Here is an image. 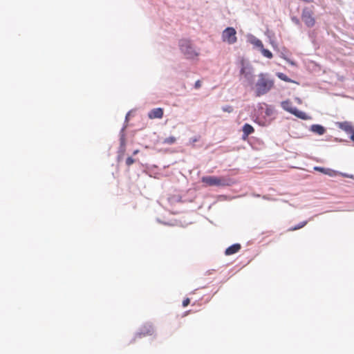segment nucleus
Listing matches in <instances>:
<instances>
[{
	"label": "nucleus",
	"instance_id": "1",
	"mask_svg": "<svg viewBox=\"0 0 354 354\" xmlns=\"http://www.w3.org/2000/svg\"><path fill=\"white\" fill-rule=\"evenodd\" d=\"M274 85V81L268 74L261 73L258 75V80L255 83V95L260 97L268 93Z\"/></svg>",
	"mask_w": 354,
	"mask_h": 354
},
{
	"label": "nucleus",
	"instance_id": "2",
	"mask_svg": "<svg viewBox=\"0 0 354 354\" xmlns=\"http://www.w3.org/2000/svg\"><path fill=\"white\" fill-rule=\"evenodd\" d=\"M179 46L181 52L187 59H194L198 57V53L194 47L192 42L188 39H181L179 41Z\"/></svg>",
	"mask_w": 354,
	"mask_h": 354
},
{
	"label": "nucleus",
	"instance_id": "3",
	"mask_svg": "<svg viewBox=\"0 0 354 354\" xmlns=\"http://www.w3.org/2000/svg\"><path fill=\"white\" fill-rule=\"evenodd\" d=\"M201 181L205 186L209 187H224L229 185L227 183V180L224 177H218L215 176H203L201 178Z\"/></svg>",
	"mask_w": 354,
	"mask_h": 354
},
{
	"label": "nucleus",
	"instance_id": "4",
	"mask_svg": "<svg viewBox=\"0 0 354 354\" xmlns=\"http://www.w3.org/2000/svg\"><path fill=\"white\" fill-rule=\"evenodd\" d=\"M281 106L285 111L292 113V115H295L296 117L300 119H310V117L305 112L299 111L296 107H295L292 105V103L289 100L282 102Z\"/></svg>",
	"mask_w": 354,
	"mask_h": 354
},
{
	"label": "nucleus",
	"instance_id": "5",
	"mask_svg": "<svg viewBox=\"0 0 354 354\" xmlns=\"http://www.w3.org/2000/svg\"><path fill=\"white\" fill-rule=\"evenodd\" d=\"M301 18L302 21L308 28H312L315 25V18L314 17V12L313 8H304L302 10Z\"/></svg>",
	"mask_w": 354,
	"mask_h": 354
},
{
	"label": "nucleus",
	"instance_id": "6",
	"mask_svg": "<svg viewBox=\"0 0 354 354\" xmlns=\"http://www.w3.org/2000/svg\"><path fill=\"white\" fill-rule=\"evenodd\" d=\"M222 41L228 44H234L237 41L236 31L232 27L226 28L222 32Z\"/></svg>",
	"mask_w": 354,
	"mask_h": 354
},
{
	"label": "nucleus",
	"instance_id": "7",
	"mask_svg": "<svg viewBox=\"0 0 354 354\" xmlns=\"http://www.w3.org/2000/svg\"><path fill=\"white\" fill-rule=\"evenodd\" d=\"M153 332L154 330L152 325L150 324H146L143 326L142 328H140V332L136 334L133 341H135L137 337L140 338L147 335H152Z\"/></svg>",
	"mask_w": 354,
	"mask_h": 354
},
{
	"label": "nucleus",
	"instance_id": "8",
	"mask_svg": "<svg viewBox=\"0 0 354 354\" xmlns=\"http://www.w3.org/2000/svg\"><path fill=\"white\" fill-rule=\"evenodd\" d=\"M164 115V110L162 108H156L151 109L148 113L149 119H161Z\"/></svg>",
	"mask_w": 354,
	"mask_h": 354
},
{
	"label": "nucleus",
	"instance_id": "9",
	"mask_svg": "<svg viewBox=\"0 0 354 354\" xmlns=\"http://www.w3.org/2000/svg\"><path fill=\"white\" fill-rule=\"evenodd\" d=\"M242 131H243L242 138L243 140H246L249 135H250L254 132V129L253 128V127L252 125L246 123L243 125Z\"/></svg>",
	"mask_w": 354,
	"mask_h": 354
},
{
	"label": "nucleus",
	"instance_id": "10",
	"mask_svg": "<svg viewBox=\"0 0 354 354\" xmlns=\"http://www.w3.org/2000/svg\"><path fill=\"white\" fill-rule=\"evenodd\" d=\"M241 246L239 243L233 244L225 250V254L227 256L232 255L237 253L241 250Z\"/></svg>",
	"mask_w": 354,
	"mask_h": 354
},
{
	"label": "nucleus",
	"instance_id": "11",
	"mask_svg": "<svg viewBox=\"0 0 354 354\" xmlns=\"http://www.w3.org/2000/svg\"><path fill=\"white\" fill-rule=\"evenodd\" d=\"M325 174L328 175L329 176H332V177L339 174V175L342 176L343 177L353 178V175H352V174L339 173V172H337L335 170H333V169H328V168H327L326 171L325 172Z\"/></svg>",
	"mask_w": 354,
	"mask_h": 354
},
{
	"label": "nucleus",
	"instance_id": "12",
	"mask_svg": "<svg viewBox=\"0 0 354 354\" xmlns=\"http://www.w3.org/2000/svg\"><path fill=\"white\" fill-rule=\"evenodd\" d=\"M311 131L318 135H323L326 131L324 127L319 124L312 125Z\"/></svg>",
	"mask_w": 354,
	"mask_h": 354
},
{
	"label": "nucleus",
	"instance_id": "13",
	"mask_svg": "<svg viewBox=\"0 0 354 354\" xmlns=\"http://www.w3.org/2000/svg\"><path fill=\"white\" fill-rule=\"evenodd\" d=\"M240 73L243 75L245 77L249 79L251 76V73L250 71H247L246 67L245 66L244 62H241V68L240 71Z\"/></svg>",
	"mask_w": 354,
	"mask_h": 354
},
{
	"label": "nucleus",
	"instance_id": "14",
	"mask_svg": "<svg viewBox=\"0 0 354 354\" xmlns=\"http://www.w3.org/2000/svg\"><path fill=\"white\" fill-rule=\"evenodd\" d=\"M277 77L284 81V82H295L293 80H292L291 79H290L286 74L284 73H278L277 74Z\"/></svg>",
	"mask_w": 354,
	"mask_h": 354
},
{
	"label": "nucleus",
	"instance_id": "15",
	"mask_svg": "<svg viewBox=\"0 0 354 354\" xmlns=\"http://www.w3.org/2000/svg\"><path fill=\"white\" fill-rule=\"evenodd\" d=\"M261 52L264 57L268 59H271L273 57L272 53L269 50L264 48V47L261 48Z\"/></svg>",
	"mask_w": 354,
	"mask_h": 354
},
{
	"label": "nucleus",
	"instance_id": "16",
	"mask_svg": "<svg viewBox=\"0 0 354 354\" xmlns=\"http://www.w3.org/2000/svg\"><path fill=\"white\" fill-rule=\"evenodd\" d=\"M176 141V139L175 137L174 136H169L168 138H166L164 141H163V143L164 144H167V145H172L174 144L175 142Z\"/></svg>",
	"mask_w": 354,
	"mask_h": 354
},
{
	"label": "nucleus",
	"instance_id": "17",
	"mask_svg": "<svg viewBox=\"0 0 354 354\" xmlns=\"http://www.w3.org/2000/svg\"><path fill=\"white\" fill-rule=\"evenodd\" d=\"M307 221H303L301 223H300L299 224H298L297 225H295L292 227H291L289 230L290 231H295V230H299L302 227H304L306 224H307Z\"/></svg>",
	"mask_w": 354,
	"mask_h": 354
},
{
	"label": "nucleus",
	"instance_id": "18",
	"mask_svg": "<svg viewBox=\"0 0 354 354\" xmlns=\"http://www.w3.org/2000/svg\"><path fill=\"white\" fill-rule=\"evenodd\" d=\"M252 43L257 47L259 48L260 49L263 47L262 41L259 39H254Z\"/></svg>",
	"mask_w": 354,
	"mask_h": 354
},
{
	"label": "nucleus",
	"instance_id": "19",
	"mask_svg": "<svg viewBox=\"0 0 354 354\" xmlns=\"http://www.w3.org/2000/svg\"><path fill=\"white\" fill-rule=\"evenodd\" d=\"M135 162V160L131 157H128L126 160V165L130 166Z\"/></svg>",
	"mask_w": 354,
	"mask_h": 354
},
{
	"label": "nucleus",
	"instance_id": "20",
	"mask_svg": "<svg viewBox=\"0 0 354 354\" xmlns=\"http://www.w3.org/2000/svg\"><path fill=\"white\" fill-rule=\"evenodd\" d=\"M314 169L315 171H319V172L325 174V172L326 171L327 168H324V167H315Z\"/></svg>",
	"mask_w": 354,
	"mask_h": 354
},
{
	"label": "nucleus",
	"instance_id": "21",
	"mask_svg": "<svg viewBox=\"0 0 354 354\" xmlns=\"http://www.w3.org/2000/svg\"><path fill=\"white\" fill-rule=\"evenodd\" d=\"M223 111L225 112L231 113L233 111V108L231 106H226L223 107Z\"/></svg>",
	"mask_w": 354,
	"mask_h": 354
},
{
	"label": "nucleus",
	"instance_id": "22",
	"mask_svg": "<svg viewBox=\"0 0 354 354\" xmlns=\"http://www.w3.org/2000/svg\"><path fill=\"white\" fill-rule=\"evenodd\" d=\"M190 303V299L189 298H186L183 301V306L187 307Z\"/></svg>",
	"mask_w": 354,
	"mask_h": 354
},
{
	"label": "nucleus",
	"instance_id": "23",
	"mask_svg": "<svg viewBox=\"0 0 354 354\" xmlns=\"http://www.w3.org/2000/svg\"><path fill=\"white\" fill-rule=\"evenodd\" d=\"M201 80H197L194 84V88L198 89L201 86Z\"/></svg>",
	"mask_w": 354,
	"mask_h": 354
},
{
	"label": "nucleus",
	"instance_id": "24",
	"mask_svg": "<svg viewBox=\"0 0 354 354\" xmlns=\"http://www.w3.org/2000/svg\"><path fill=\"white\" fill-rule=\"evenodd\" d=\"M292 21H293L295 24H299V20L297 18L294 17V18H292Z\"/></svg>",
	"mask_w": 354,
	"mask_h": 354
},
{
	"label": "nucleus",
	"instance_id": "25",
	"mask_svg": "<svg viewBox=\"0 0 354 354\" xmlns=\"http://www.w3.org/2000/svg\"><path fill=\"white\" fill-rule=\"evenodd\" d=\"M138 153V150H136V151H134L133 154L136 155Z\"/></svg>",
	"mask_w": 354,
	"mask_h": 354
},
{
	"label": "nucleus",
	"instance_id": "26",
	"mask_svg": "<svg viewBox=\"0 0 354 354\" xmlns=\"http://www.w3.org/2000/svg\"><path fill=\"white\" fill-rule=\"evenodd\" d=\"M351 138L354 141V134L352 136Z\"/></svg>",
	"mask_w": 354,
	"mask_h": 354
}]
</instances>
